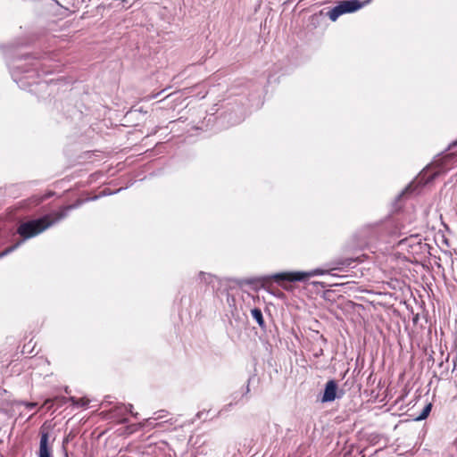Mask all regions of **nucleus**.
Here are the masks:
<instances>
[{
	"label": "nucleus",
	"mask_w": 457,
	"mask_h": 457,
	"mask_svg": "<svg viewBox=\"0 0 457 457\" xmlns=\"http://www.w3.org/2000/svg\"><path fill=\"white\" fill-rule=\"evenodd\" d=\"M72 208L73 205H67L57 212L48 213L39 219L22 222L19 225L17 233L23 239L34 237L65 218L68 211Z\"/></svg>",
	"instance_id": "f257e3e1"
},
{
	"label": "nucleus",
	"mask_w": 457,
	"mask_h": 457,
	"mask_svg": "<svg viewBox=\"0 0 457 457\" xmlns=\"http://www.w3.org/2000/svg\"><path fill=\"white\" fill-rule=\"evenodd\" d=\"M371 0H344L340 1L335 7L328 12V16L332 21L345 13L353 12L370 4Z\"/></svg>",
	"instance_id": "f03ea898"
},
{
	"label": "nucleus",
	"mask_w": 457,
	"mask_h": 457,
	"mask_svg": "<svg viewBox=\"0 0 457 457\" xmlns=\"http://www.w3.org/2000/svg\"><path fill=\"white\" fill-rule=\"evenodd\" d=\"M322 271L315 270L312 272H303V271H294V272H281L276 273L272 276V278L276 282L280 281H304L310 277L315 274H322Z\"/></svg>",
	"instance_id": "7ed1b4c3"
},
{
	"label": "nucleus",
	"mask_w": 457,
	"mask_h": 457,
	"mask_svg": "<svg viewBox=\"0 0 457 457\" xmlns=\"http://www.w3.org/2000/svg\"><path fill=\"white\" fill-rule=\"evenodd\" d=\"M39 449L38 457H53V450L49 442V428L43 424L39 428Z\"/></svg>",
	"instance_id": "20e7f679"
},
{
	"label": "nucleus",
	"mask_w": 457,
	"mask_h": 457,
	"mask_svg": "<svg viewBox=\"0 0 457 457\" xmlns=\"http://www.w3.org/2000/svg\"><path fill=\"white\" fill-rule=\"evenodd\" d=\"M132 409V404H129L128 406L121 404L112 409L110 411V416L112 419H115L118 423H125L128 420L127 416L129 413L134 415Z\"/></svg>",
	"instance_id": "39448f33"
},
{
	"label": "nucleus",
	"mask_w": 457,
	"mask_h": 457,
	"mask_svg": "<svg viewBox=\"0 0 457 457\" xmlns=\"http://www.w3.org/2000/svg\"><path fill=\"white\" fill-rule=\"evenodd\" d=\"M337 382L332 379L328 380L326 383V386H325V390H324V394H323L321 401L323 403L334 401L337 397Z\"/></svg>",
	"instance_id": "423d86ee"
},
{
	"label": "nucleus",
	"mask_w": 457,
	"mask_h": 457,
	"mask_svg": "<svg viewBox=\"0 0 457 457\" xmlns=\"http://www.w3.org/2000/svg\"><path fill=\"white\" fill-rule=\"evenodd\" d=\"M13 405L12 395L0 386V412L8 411Z\"/></svg>",
	"instance_id": "0eeeda50"
},
{
	"label": "nucleus",
	"mask_w": 457,
	"mask_h": 457,
	"mask_svg": "<svg viewBox=\"0 0 457 457\" xmlns=\"http://www.w3.org/2000/svg\"><path fill=\"white\" fill-rule=\"evenodd\" d=\"M356 261H359V258H356V259L345 258V259L337 260L334 262L335 266L332 268V270H341L344 267H349L353 262H356Z\"/></svg>",
	"instance_id": "6e6552de"
},
{
	"label": "nucleus",
	"mask_w": 457,
	"mask_h": 457,
	"mask_svg": "<svg viewBox=\"0 0 457 457\" xmlns=\"http://www.w3.org/2000/svg\"><path fill=\"white\" fill-rule=\"evenodd\" d=\"M457 161V152L450 153L443 156L440 160L441 164L444 168L450 169L449 164Z\"/></svg>",
	"instance_id": "1a4fd4ad"
},
{
	"label": "nucleus",
	"mask_w": 457,
	"mask_h": 457,
	"mask_svg": "<svg viewBox=\"0 0 457 457\" xmlns=\"http://www.w3.org/2000/svg\"><path fill=\"white\" fill-rule=\"evenodd\" d=\"M252 317L256 320L261 328L265 327V321L262 316V312L259 308H254L251 311Z\"/></svg>",
	"instance_id": "9d476101"
},
{
	"label": "nucleus",
	"mask_w": 457,
	"mask_h": 457,
	"mask_svg": "<svg viewBox=\"0 0 457 457\" xmlns=\"http://www.w3.org/2000/svg\"><path fill=\"white\" fill-rule=\"evenodd\" d=\"M69 401L71 402L73 405L80 406V407H87L89 403V399L86 397L81 398H76L74 396H71L69 398Z\"/></svg>",
	"instance_id": "9b49d317"
},
{
	"label": "nucleus",
	"mask_w": 457,
	"mask_h": 457,
	"mask_svg": "<svg viewBox=\"0 0 457 457\" xmlns=\"http://www.w3.org/2000/svg\"><path fill=\"white\" fill-rule=\"evenodd\" d=\"M65 402V398L55 397L54 399H47L45 401L41 408L46 407L47 410H50L53 406L54 403H58L59 405H62Z\"/></svg>",
	"instance_id": "f8f14e48"
},
{
	"label": "nucleus",
	"mask_w": 457,
	"mask_h": 457,
	"mask_svg": "<svg viewBox=\"0 0 457 457\" xmlns=\"http://www.w3.org/2000/svg\"><path fill=\"white\" fill-rule=\"evenodd\" d=\"M432 408L431 403H428L424 409L422 410L421 413L417 418L418 420H425L430 413Z\"/></svg>",
	"instance_id": "ddd939ff"
},
{
	"label": "nucleus",
	"mask_w": 457,
	"mask_h": 457,
	"mask_svg": "<svg viewBox=\"0 0 457 457\" xmlns=\"http://www.w3.org/2000/svg\"><path fill=\"white\" fill-rule=\"evenodd\" d=\"M21 244V242L17 243L16 245H12L8 248H6L3 253H0V257L1 256H4L5 254H7L8 253L12 252V250H14L19 245Z\"/></svg>",
	"instance_id": "4468645a"
},
{
	"label": "nucleus",
	"mask_w": 457,
	"mask_h": 457,
	"mask_svg": "<svg viewBox=\"0 0 457 457\" xmlns=\"http://www.w3.org/2000/svg\"><path fill=\"white\" fill-rule=\"evenodd\" d=\"M18 403L25 405L29 409L35 408L37 405V403H29V402H19Z\"/></svg>",
	"instance_id": "2eb2a0df"
},
{
	"label": "nucleus",
	"mask_w": 457,
	"mask_h": 457,
	"mask_svg": "<svg viewBox=\"0 0 457 457\" xmlns=\"http://www.w3.org/2000/svg\"><path fill=\"white\" fill-rule=\"evenodd\" d=\"M52 195H54V192H48L47 194H46L45 195H43L38 202H42L46 199H48L49 197H51Z\"/></svg>",
	"instance_id": "dca6fc26"
},
{
	"label": "nucleus",
	"mask_w": 457,
	"mask_h": 457,
	"mask_svg": "<svg viewBox=\"0 0 457 457\" xmlns=\"http://www.w3.org/2000/svg\"><path fill=\"white\" fill-rule=\"evenodd\" d=\"M69 439L68 438H64L63 442H62V446L65 447V445L68 443Z\"/></svg>",
	"instance_id": "f3484780"
}]
</instances>
